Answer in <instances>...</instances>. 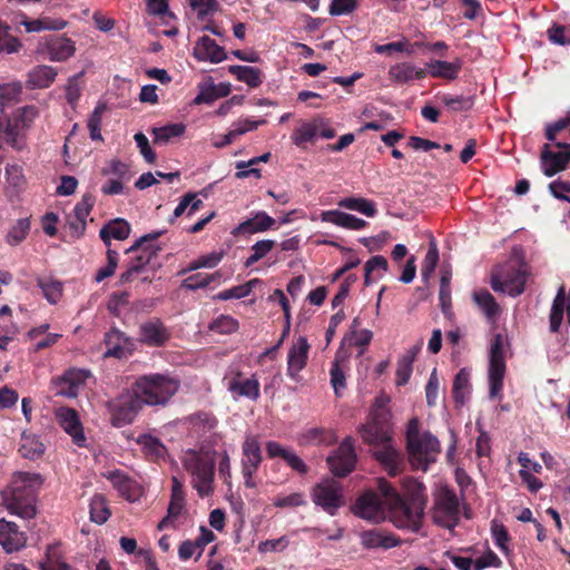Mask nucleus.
<instances>
[{"mask_svg":"<svg viewBox=\"0 0 570 570\" xmlns=\"http://www.w3.org/2000/svg\"><path fill=\"white\" fill-rule=\"evenodd\" d=\"M425 77L426 70L416 68L411 62H399L389 69V79L399 85L407 83L414 79L422 80Z\"/></svg>","mask_w":570,"mask_h":570,"instance_id":"nucleus-29","label":"nucleus"},{"mask_svg":"<svg viewBox=\"0 0 570 570\" xmlns=\"http://www.w3.org/2000/svg\"><path fill=\"white\" fill-rule=\"evenodd\" d=\"M567 297L564 292V286H561L558 289L556 297L553 298L550 315H549V330L551 333H558L560 331L566 306H567Z\"/></svg>","mask_w":570,"mask_h":570,"instance_id":"nucleus-37","label":"nucleus"},{"mask_svg":"<svg viewBox=\"0 0 570 570\" xmlns=\"http://www.w3.org/2000/svg\"><path fill=\"white\" fill-rule=\"evenodd\" d=\"M491 533L495 546L503 552L508 551L510 534L507 528L502 523H498L493 520L491 523Z\"/></svg>","mask_w":570,"mask_h":570,"instance_id":"nucleus-61","label":"nucleus"},{"mask_svg":"<svg viewBox=\"0 0 570 570\" xmlns=\"http://www.w3.org/2000/svg\"><path fill=\"white\" fill-rule=\"evenodd\" d=\"M106 255H107L108 263H107V266L99 268L97 271V273L95 275V281L97 283H100L104 279H106L107 277H110L111 275H114L116 272V268L118 266L119 254L117 250L108 248Z\"/></svg>","mask_w":570,"mask_h":570,"instance_id":"nucleus-58","label":"nucleus"},{"mask_svg":"<svg viewBox=\"0 0 570 570\" xmlns=\"http://www.w3.org/2000/svg\"><path fill=\"white\" fill-rule=\"evenodd\" d=\"M155 144H167L171 138L179 137L185 132V125L170 124L159 128H153Z\"/></svg>","mask_w":570,"mask_h":570,"instance_id":"nucleus-52","label":"nucleus"},{"mask_svg":"<svg viewBox=\"0 0 570 570\" xmlns=\"http://www.w3.org/2000/svg\"><path fill=\"white\" fill-rule=\"evenodd\" d=\"M102 176H115L116 179H130L129 166L119 159H111L101 168Z\"/></svg>","mask_w":570,"mask_h":570,"instance_id":"nucleus-57","label":"nucleus"},{"mask_svg":"<svg viewBox=\"0 0 570 570\" xmlns=\"http://www.w3.org/2000/svg\"><path fill=\"white\" fill-rule=\"evenodd\" d=\"M321 216L323 222L352 230L363 229L367 225L364 219L340 210H326Z\"/></svg>","mask_w":570,"mask_h":570,"instance_id":"nucleus-33","label":"nucleus"},{"mask_svg":"<svg viewBox=\"0 0 570 570\" xmlns=\"http://www.w3.org/2000/svg\"><path fill=\"white\" fill-rule=\"evenodd\" d=\"M529 268L524 261H508L497 265L491 274V288L517 297L524 292Z\"/></svg>","mask_w":570,"mask_h":570,"instance_id":"nucleus-6","label":"nucleus"},{"mask_svg":"<svg viewBox=\"0 0 570 570\" xmlns=\"http://www.w3.org/2000/svg\"><path fill=\"white\" fill-rule=\"evenodd\" d=\"M107 479L111 482L112 487L119 492V494L122 498L129 501H135L138 498L139 492L137 483L122 471H110L107 474Z\"/></svg>","mask_w":570,"mask_h":570,"instance_id":"nucleus-30","label":"nucleus"},{"mask_svg":"<svg viewBox=\"0 0 570 570\" xmlns=\"http://www.w3.org/2000/svg\"><path fill=\"white\" fill-rule=\"evenodd\" d=\"M130 230V224L126 219L115 218L100 228L99 237L110 248L111 239L125 240L129 237Z\"/></svg>","mask_w":570,"mask_h":570,"instance_id":"nucleus-28","label":"nucleus"},{"mask_svg":"<svg viewBox=\"0 0 570 570\" xmlns=\"http://www.w3.org/2000/svg\"><path fill=\"white\" fill-rule=\"evenodd\" d=\"M0 544L7 552L19 551L26 544V535L16 523L1 519Z\"/></svg>","mask_w":570,"mask_h":570,"instance_id":"nucleus-24","label":"nucleus"},{"mask_svg":"<svg viewBox=\"0 0 570 570\" xmlns=\"http://www.w3.org/2000/svg\"><path fill=\"white\" fill-rule=\"evenodd\" d=\"M450 281H451V273L443 272L441 275V279H440L439 299H440L441 308L444 313H446V311L451 306Z\"/></svg>","mask_w":570,"mask_h":570,"instance_id":"nucleus-62","label":"nucleus"},{"mask_svg":"<svg viewBox=\"0 0 570 570\" xmlns=\"http://www.w3.org/2000/svg\"><path fill=\"white\" fill-rule=\"evenodd\" d=\"M137 443L141 446L145 456L149 461H158L167 454V449L161 441L150 434L139 435Z\"/></svg>","mask_w":570,"mask_h":570,"instance_id":"nucleus-38","label":"nucleus"},{"mask_svg":"<svg viewBox=\"0 0 570 570\" xmlns=\"http://www.w3.org/2000/svg\"><path fill=\"white\" fill-rule=\"evenodd\" d=\"M43 478L35 472L13 473L10 484L1 492L2 504L11 513L23 519L36 515V500Z\"/></svg>","mask_w":570,"mask_h":570,"instance_id":"nucleus-2","label":"nucleus"},{"mask_svg":"<svg viewBox=\"0 0 570 570\" xmlns=\"http://www.w3.org/2000/svg\"><path fill=\"white\" fill-rule=\"evenodd\" d=\"M441 101L452 111H468L473 107V98L463 96L443 95Z\"/></svg>","mask_w":570,"mask_h":570,"instance_id":"nucleus-59","label":"nucleus"},{"mask_svg":"<svg viewBox=\"0 0 570 570\" xmlns=\"http://www.w3.org/2000/svg\"><path fill=\"white\" fill-rule=\"evenodd\" d=\"M470 389V373L461 368L453 381L452 395L456 404L462 405Z\"/></svg>","mask_w":570,"mask_h":570,"instance_id":"nucleus-48","label":"nucleus"},{"mask_svg":"<svg viewBox=\"0 0 570 570\" xmlns=\"http://www.w3.org/2000/svg\"><path fill=\"white\" fill-rule=\"evenodd\" d=\"M429 75L432 78H440L445 80H454L458 78L459 73L463 67V60L461 58H455L453 61H444V60H431L426 63Z\"/></svg>","mask_w":570,"mask_h":570,"instance_id":"nucleus-27","label":"nucleus"},{"mask_svg":"<svg viewBox=\"0 0 570 570\" xmlns=\"http://www.w3.org/2000/svg\"><path fill=\"white\" fill-rule=\"evenodd\" d=\"M194 56L199 61H210L218 63L227 58L224 47H220L216 41L208 36H203L194 47Z\"/></svg>","mask_w":570,"mask_h":570,"instance_id":"nucleus-23","label":"nucleus"},{"mask_svg":"<svg viewBox=\"0 0 570 570\" xmlns=\"http://www.w3.org/2000/svg\"><path fill=\"white\" fill-rule=\"evenodd\" d=\"M379 491L385 498L394 525L400 529L416 530L423 515L424 505L416 507L413 502L405 501L385 480H380Z\"/></svg>","mask_w":570,"mask_h":570,"instance_id":"nucleus-5","label":"nucleus"},{"mask_svg":"<svg viewBox=\"0 0 570 570\" xmlns=\"http://www.w3.org/2000/svg\"><path fill=\"white\" fill-rule=\"evenodd\" d=\"M228 391L236 397H247L256 401L259 397V382L255 376L245 379L242 372H237L227 382Z\"/></svg>","mask_w":570,"mask_h":570,"instance_id":"nucleus-21","label":"nucleus"},{"mask_svg":"<svg viewBox=\"0 0 570 570\" xmlns=\"http://www.w3.org/2000/svg\"><path fill=\"white\" fill-rule=\"evenodd\" d=\"M262 281L259 278H253L245 284L234 286L228 289H224L217 293L214 296L215 301H228V299H239L247 297L252 291L256 287V285L261 284Z\"/></svg>","mask_w":570,"mask_h":570,"instance_id":"nucleus-45","label":"nucleus"},{"mask_svg":"<svg viewBox=\"0 0 570 570\" xmlns=\"http://www.w3.org/2000/svg\"><path fill=\"white\" fill-rule=\"evenodd\" d=\"M106 407L110 415L111 425L122 428L135 421L144 405L130 385L129 389L124 390L116 397L109 400L106 403Z\"/></svg>","mask_w":570,"mask_h":570,"instance_id":"nucleus-7","label":"nucleus"},{"mask_svg":"<svg viewBox=\"0 0 570 570\" xmlns=\"http://www.w3.org/2000/svg\"><path fill=\"white\" fill-rule=\"evenodd\" d=\"M275 246V242L272 239H263L256 242L252 246L253 254L245 261V266H253L255 263L264 258Z\"/></svg>","mask_w":570,"mask_h":570,"instance_id":"nucleus-56","label":"nucleus"},{"mask_svg":"<svg viewBox=\"0 0 570 570\" xmlns=\"http://www.w3.org/2000/svg\"><path fill=\"white\" fill-rule=\"evenodd\" d=\"M385 498L373 491H367L357 498L353 511L362 519L381 522L385 520Z\"/></svg>","mask_w":570,"mask_h":570,"instance_id":"nucleus-15","label":"nucleus"},{"mask_svg":"<svg viewBox=\"0 0 570 570\" xmlns=\"http://www.w3.org/2000/svg\"><path fill=\"white\" fill-rule=\"evenodd\" d=\"M186 470L191 474V484L200 498L209 497L214 492L215 462L209 458L191 454L184 462Z\"/></svg>","mask_w":570,"mask_h":570,"instance_id":"nucleus-9","label":"nucleus"},{"mask_svg":"<svg viewBox=\"0 0 570 570\" xmlns=\"http://www.w3.org/2000/svg\"><path fill=\"white\" fill-rule=\"evenodd\" d=\"M142 405L165 406L178 392L180 381L163 373L138 376L131 384Z\"/></svg>","mask_w":570,"mask_h":570,"instance_id":"nucleus-4","label":"nucleus"},{"mask_svg":"<svg viewBox=\"0 0 570 570\" xmlns=\"http://www.w3.org/2000/svg\"><path fill=\"white\" fill-rule=\"evenodd\" d=\"M105 345L107 347L105 357L124 358L130 351L131 343L120 330L112 327L105 335Z\"/></svg>","mask_w":570,"mask_h":570,"instance_id":"nucleus-25","label":"nucleus"},{"mask_svg":"<svg viewBox=\"0 0 570 570\" xmlns=\"http://www.w3.org/2000/svg\"><path fill=\"white\" fill-rule=\"evenodd\" d=\"M504 336L498 333L493 336L490 346L489 361V395L491 399L500 396L503 389V379L505 374V358L503 352Z\"/></svg>","mask_w":570,"mask_h":570,"instance_id":"nucleus-10","label":"nucleus"},{"mask_svg":"<svg viewBox=\"0 0 570 570\" xmlns=\"http://www.w3.org/2000/svg\"><path fill=\"white\" fill-rule=\"evenodd\" d=\"M47 49L52 61H65L76 51L73 42L66 37H51L47 42Z\"/></svg>","mask_w":570,"mask_h":570,"instance_id":"nucleus-34","label":"nucleus"},{"mask_svg":"<svg viewBox=\"0 0 570 570\" xmlns=\"http://www.w3.org/2000/svg\"><path fill=\"white\" fill-rule=\"evenodd\" d=\"M37 110L35 107H24L22 108L21 117L9 119L3 126L0 122V132H2V138L4 141L10 145L12 148L17 150H22L26 147L24 135L21 134V130L26 127V119L31 120L36 117Z\"/></svg>","mask_w":570,"mask_h":570,"instance_id":"nucleus-16","label":"nucleus"},{"mask_svg":"<svg viewBox=\"0 0 570 570\" xmlns=\"http://www.w3.org/2000/svg\"><path fill=\"white\" fill-rule=\"evenodd\" d=\"M312 500L331 515H334L345 503L343 489L341 484L334 480L317 483L313 488Z\"/></svg>","mask_w":570,"mask_h":570,"instance_id":"nucleus-11","label":"nucleus"},{"mask_svg":"<svg viewBox=\"0 0 570 570\" xmlns=\"http://www.w3.org/2000/svg\"><path fill=\"white\" fill-rule=\"evenodd\" d=\"M309 348L307 338L299 336L292 343L288 350L286 373L296 383L303 380L299 373L307 364Z\"/></svg>","mask_w":570,"mask_h":570,"instance_id":"nucleus-17","label":"nucleus"},{"mask_svg":"<svg viewBox=\"0 0 570 570\" xmlns=\"http://www.w3.org/2000/svg\"><path fill=\"white\" fill-rule=\"evenodd\" d=\"M88 377V371L71 368L66 371L61 376L53 379L52 386L57 395L76 397L79 387L85 384Z\"/></svg>","mask_w":570,"mask_h":570,"instance_id":"nucleus-18","label":"nucleus"},{"mask_svg":"<svg viewBox=\"0 0 570 570\" xmlns=\"http://www.w3.org/2000/svg\"><path fill=\"white\" fill-rule=\"evenodd\" d=\"M110 517V511L106 499L101 494H96L90 501V519L97 524L105 523Z\"/></svg>","mask_w":570,"mask_h":570,"instance_id":"nucleus-51","label":"nucleus"},{"mask_svg":"<svg viewBox=\"0 0 570 570\" xmlns=\"http://www.w3.org/2000/svg\"><path fill=\"white\" fill-rule=\"evenodd\" d=\"M37 285L41 288L45 297L51 304H56L62 295V283L56 279L38 278Z\"/></svg>","mask_w":570,"mask_h":570,"instance_id":"nucleus-54","label":"nucleus"},{"mask_svg":"<svg viewBox=\"0 0 570 570\" xmlns=\"http://www.w3.org/2000/svg\"><path fill=\"white\" fill-rule=\"evenodd\" d=\"M169 330L158 318L145 322L139 327V340L141 343L148 346H164L169 341Z\"/></svg>","mask_w":570,"mask_h":570,"instance_id":"nucleus-19","label":"nucleus"},{"mask_svg":"<svg viewBox=\"0 0 570 570\" xmlns=\"http://www.w3.org/2000/svg\"><path fill=\"white\" fill-rule=\"evenodd\" d=\"M560 151H553L549 144H544L540 155L541 168L546 176L552 177L564 170L570 161V144L556 141Z\"/></svg>","mask_w":570,"mask_h":570,"instance_id":"nucleus-14","label":"nucleus"},{"mask_svg":"<svg viewBox=\"0 0 570 570\" xmlns=\"http://www.w3.org/2000/svg\"><path fill=\"white\" fill-rule=\"evenodd\" d=\"M338 206L358 212L367 217H374L377 213L375 203L363 197H345L338 202Z\"/></svg>","mask_w":570,"mask_h":570,"instance_id":"nucleus-44","label":"nucleus"},{"mask_svg":"<svg viewBox=\"0 0 570 570\" xmlns=\"http://www.w3.org/2000/svg\"><path fill=\"white\" fill-rule=\"evenodd\" d=\"M276 220L265 212H257L254 217L240 223L234 230V235L263 233L275 228Z\"/></svg>","mask_w":570,"mask_h":570,"instance_id":"nucleus-26","label":"nucleus"},{"mask_svg":"<svg viewBox=\"0 0 570 570\" xmlns=\"http://www.w3.org/2000/svg\"><path fill=\"white\" fill-rule=\"evenodd\" d=\"M95 203L96 197L90 193H86L73 208L75 217L79 220L80 233H85L86 230V219L94 208Z\"/></svg>","mask_w":570,"mask_h":570,"instance_id":"nucleus-50","label":"nucleus"},{"mask_svg":"<svg viewBox=\"0 0 570 570\" xmlns=\"http://www.w3.org/2000/svg\"><path fill=\"white\" fill-rule=\"evenodd\" d=\"M45 445L39 436L35 434L22 433L19 445V453L22 458L28 460H38L45 453Z\"/></svg>","mask_w":570,"mask_h":570,"instance_id":"nucleus-39","label":"nucleus"},{"mask_svg":"<svg viewBox=\"0 0 570 570\" xmlns=\"http://www.w3.org/2000/svg\"><path fill=\"white\" fill-rule=\"evenodd\" d=\"M403 488L405 491V501L413 502L416 507H425V487L421 482L409 478L403 481Z\"/></svg>","mask_w":570,"mask_h":570,"instance_id":"nucleus-46","label":"nucleus"},{"mask_svg":"<svg viewBox=\"0 0 570 570\" xmlns=\"http://www.w3.org/2000/svg\"><path fill=\"white\" fill-rule=\"evenodd\" d=\"M439 262V250L434 243H431L430 248L424 257L421 275L423 279H429L435 271Z\"/></svg>","mask_w":570,"mask_h":570,"instance_id":"nucleus-60","label":"nucleus"},{"mask_svg":"<svg viewBox=\"0 0 570 570\" xmlns=\"http://www.w3.org/2000/svg\"><path fill=\"white\" fill-rule=\"evenodd\" d=\"M40 570H71V567L62 560L59 546H49L46 552V560L41 561Z\"/></svg>","mask_w":570,"mask_h":570,"instance_id":"nucleus-47","label":"nucleus"},{"mask_svg":"<svg viewBox=\"0 0 570 570\" xmlns=\"http://www.w3.org/2000/svg\"><path fill=\"white\" fill-rule=\"evenodd\" d=\"M57 420L61 429L72 438L73 443L82 446L86 438L78 412L71 407H61L57 412Z\"/></svg>","mask_w":570,"mask_h":570,"instance_id":"nucleus-20","label":"nucleus"},{"mask_svg":"<svg viewBox=\"0 0 570 570\" xmlns=\"http://www.w3.org/2000/svg\"><path fill=\"white\" fill-rule=\"evenodd\" d=\"M20 21H16L17 24L23 26L27 32H40L43 30H62L67 26V21L63 19H52L43 17L35 20H30L26 13L19 14Z\"/></svg>","mask_w":570,"mask_h":570,"instance_id":"nucleus-32","label":"nucleus"},{"mask_svg":"<svg viewBox=\"0 0 570 570\" xmlns=\"http://www.w3.org/2000/svg\"><path fill=\"white\" fill-rule=\"evenodd\" d=\"M320 129L318 120L303 122L296 128L291 139L297 147L304 148L306 142H313Z\"/></svg>","mask_w":570,"mask_h":570,"instance_id":"nucleus-42","label":"nucleus"},{"mask_svg":"<svg viewBox=\"0 0 570 570\" xmlns=\"http://www.w3.org/2000/svg\"><path fill=\"white\" fill-rule=\"evenodd\" d=\"M360 539L365 549H391L401 543L400 538L377 528L361 532Z\"/></svg>","mask_w":570,"mask_h":570,"instance_id":"nucleus-22","label":"nucleus"},{"mask_svg":"<svg viewBox=\"0 0 570 570\" xmlns=\"http://www.w3.org/2000/svg\"><path fill=\"white\" fill-rule=\"evenodd\" d=\"M326 463L335 476L344 478L350 474L356 463L354 440L351 436L345 438L340 446L326 459Z\"/></svg>","mask_w":570,"mask_h":570,"instance_id":"nucleus-12","label":"nucleus"},{"mask_svg":"<svg viewBox=\"0 0 570 570\" xmlns=\"http://www.w3.org/2000/svg\"><path fill=\"white\" fill-rule=\"evenodd\" d=\"M186 501L183 483L176 478L171 479V494L170 501L167 508V514L158 523L157 529L159 531L165 529H177L180 524L179 518L186 513Z\"/></svg>","mask_w":570,"mask_h":570,"instance_id":"nucleus-13","label":"nucleus"},{"mask_svg":"<svg viewBox=\"0 0 570 570\" xmlns=\"http://www.w3.org/2000/svg\"><path fill=\"white\" fill-rule=\"evenodd\" d=\"M238 328V322L228 315H222L210 324V330L220 334H230Z\"/></svg>","mask_w":570,"mask_h":570,"instance_id":"nucleus-63","label":"nucleus"},{"mask_svg":"<svg viewBox=\"0 0 570 570\" xmlns=\"http://www.w3.org/2000/svg\"><path fill=\"white\" fill-rule=\"evenodd\" d=\"M57 71L51 66H37L28 75V83L32 88H48L56 79Z\"/></svg>","mask_w":570,"mask_h":570,"instance_id":"nucleus-41","label":"nucleus"},{"mask_svg":"<svg viewBox=\"0 0 570 570\" xmlns=\"http://www.w3.org/2000/svg\"><path fill=\"white\" fill-rule=\"evenodd\" d=\"M164 233L165 230H154L139 237L129 248L126 249L125 253L127 255L138 252L149 254L155 250V257H157L158 253L161 250V247L154 242L161 237Z\"/></svg>","mask_w":570,"mask_h":570,"instance_id":"nucleus-40","label":"nucleus"},{"mask_svg":"<svg viewBox=\"0 0 570 570\" xmlns=\"http://www.w3.org/2000/svg\"><path fill=\"white\" fill-rule=\"evenodd\" d=\"M22 48V41L11 33L10 26L0 21V55L18 53Z\"/></svg>","mask_w":570,"mask_h":570,"instance_id":"nucleus-43","label":"nucleus"},{"mask_svg":"<svg viewBox=\"0 0 570 570\" xmlns=\"http://www.w3.org/2000/svg\"><path fill=\"white\" fill-rule=\"evenodd\" d=\"M30 232V220L29 218H20L16 222V224L9 229L6 235V242L14 247L21 244Z\"/></svg>","mask_w":570,"mask_h":570,"instance_id":"nucleus-49","label":"nucleus"},{"mask_svg":"<svg viewBox=\"0 0 570 570\" xmlns=\"http://www.w3.org/2000/svg\"><path fill=\"white\" fill-rule=\"evenodd\" d=\"M415 354L413 351L407 352L404 356H402L397 361L396 366V384L405 385L412 374V364L414 361Z\"/></svg>","mask_w":570,"mask_h":570,"instance_id":"nucleus-55","label":"nucleus"},{"mask_svg":"<svg viewBox=\"0 0 570 570\" xmlns=\"http://www.w3.org/2000/svg\"><path fill=\"white\" fill-rule=\"evenodd\" d=\"M435 524L453 531L460 522V500L456 493L448 487L442 488L432 510Z\"/></svg>","mask_w":570,"mask_h":570,"instance_id":"nucleus-8","label":"nucleus"},{"mask_svg":"<svg viewBox=\"0 0 570 570\" xmlns=\"http://www.w3.org/2000/svg\"><path fill=\"white\" fill-rule=\"evenodd\" d=\"M360 434L362 440L372 448L373 458L391 476L402 472L403 455L394 446L390 413L386 409H372L367 422L360 428Z\"/></svg>","mask_w":570,"mask_h":570,"instance_id":"nucleus-1","label":"nucleus"},{"mask_svg":"<svg viewBox=\"0 0 570 570\" xmlns=\"http://www.w3.org/2000/svg\"><path fill=\"white\" fill-rule=\"evenodd\" d=\"M242 469L257 471L262 461V450L257 436H247L243 443Z\"/></svg>","mask_w":570,"mask_h":570,"instance_id":"nucleus-31","label":"nucleus"},{"mask_svg":"<svg viewBox=\"0 0 570 570\" xmlns=\"http://www.w3.org/2000/svg\"><path fill=\"white\" fill-rule=\"evenodd\" d=\"M22 87L19 83H3L0 85V108H4L17 104L20 100Z\"/></svg>","mask_w":570,"mask_h":570,"instance_id":"nucleus-53","label":"nucleus"},{"mask_svg":"<svg viewBox=\"0 0 570 570\" xmlns=\"http://www.w3.org/2000/svg\"><path fill=\"white\" fill-rule=\"evenodd\" d=\"M273 504L276 508H297L306 504V500L304 498V494L301 492H294L289 495L284 497H276L273 501Z\"/></svg>","mask_w":570,"mask_h":570,"instance_id":"nucleus-64","label":"nucleus"},{"mask_svg":"<svg viewBox=\"0 0 570 570\" xmlns=\"http://www.w3.org/2000/svg\"><path fill=\"white\" fill-rule=\"evenodd\" d=\"M473 301L489 321H495L501 308L494 296L485 288L473 292Z\"/></svg>","mask_w":570,"mask_h":570,"instance_id":"nucleus-35","label":"nucleus"},{"mask_svg":"<svg viewBox=\"0 0 570 570\" xmlns=\"http://www.w3.org/2000/svg\"><path fill=\"white\" fill-rule=\"evenodd\" d=\"M228 72L238 81L245 82L250 88H257L263 83L264 75L261 69L249 66H229Z\"/></svg>","mask_w":570,"mask_h":570,"instance_id":"nucleus-36","label":"nucleus"},{"mask_svg":"<svg viewBox=\"0 0 570 570\" xmlns=\"http://www.w3.org/2000/svg\"><path fill=\"white\" fill-rule=\"evenodd\" d=\"M406 450L414 469L426 471L441 453L439 439L429 431H420V421L412 417L406 426Z\"/></svg>","mask_w":570,"mask_h":570,"instance_id":"nucleus-3","label":"nucleus"}]
</instances>
